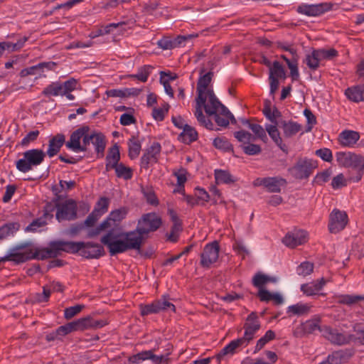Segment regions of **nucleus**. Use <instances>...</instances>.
<instances>
[{
	"label": "nucleus",
	"mask_w": 364,
	"mask_h": 364,
	"mask_svg": "<svg viewBox=\"0 0 364 364\" xmlns=\"http://www.w3.org/2000/svg\"><path fill=\"white\" fill-rule=\"evenodd\" d=\"M67 245L68 241H53L50 242L49 247L36 249L35 251L29 248L28 243L18 245L11 249L6 255L1 257L0 262L13 261L16 263H22L33 259L43 260L57 257L61 252H67Z\"/></svg>",
	"instance_id": "nucleus-1"
},
{
	"label": "nucleus",
	"mask_w": 364,
	"mask_h": 364,
	"mask_svg": "<svg viewBox=\"0 0 364 364\" xmlns=\"http://www.w3.org/2000/svg\"><path fill=\"white\" fill-rule=\"evenodd\" d=\"M212 76L211 72L200 76L197 83V97L194 111V115L198 122L209 129H213V124L210 119L205 118L202 109L204 108L205 113L211 114L215 111V106L219 105V100L213 91L208 87Z\"/></svg>",
	"instance_id": "nucleus-2"
},
{
	"label": "nucleus",
	"mask_w": 364,
	"mask_h": 364,
	"mask_svg": "<svg viewBox=\"0 0 364 364\" xmlns=\"http://www.w3.org/2000/svg\"><path fill=\"white\" fill-rule=\"evenodd\" d=\"M101 242L107 247L109 254L113 256L129 250H140L141 238L133 231L119 235L109 231L101 238Z\"/></svg>",
	"instance_id": "nucleus-3"
},
{
	"label": "nucleus",
	"mask_w": 364,
	"mask_h": 364,
	"mask_svg": "<svg viewBox=\"0 0 364 364\" xmlns=\"http://www.w3.org/2000/svg\"><path fill=\"white\" fill-rule=\"evenodd\" d=\"M67 247L68 253H79L86 259H97L105 254L104 248L101 245L91 242L68 241Z\"/></svg>",
	"instance_id": "nucleus-4"
},
{
	"label": "nucleus",
	"mask_w": 364,
	"mask_h": 364,
	"mask_svg": "<svg viewBox=\"0 0 364 364\" xmlns=\"http://www.w3.org/2000/svg\"><path fill=\"white\" fill-rule=\"evenodd\" d=\"M46 154L41 149H33L25 151L23 157L16 162V168L23 173H27L33 167L39 166L46 157Z\"/></svg>",
	"instance_id": "nucleus-5"
},
{
	"label": "nucleus",
	"mask_w": 364,
	"mask_h": 364,
	"mask_svg": "<svg viewBox=\"0 0 364 364\" xmlns=\"http://www.w3.org/2000/svg\"><path fill=\"white\" fill-rule=\"evenodd\" d=\"M321 333L323 338L328 340L331 344L336 346H343L349 344L351 342L358 343V334L353 335L345 331L334 328L330 326H323L321 329Z\"/></svg>",
	"instance_id": "nucleus-6"
},
{
	"label": "nucleus",
	"mask_w": 364,
	"mask_h": 364,
	"mask_svg": "<svg viewBox=\"0 0 364 364\" xmlns=\"http://www.w3.org/2000/svg\"><path fill=\"white\" fill-rule=\"evenodd\" d=\"M168 296L164 295L160 299L146 305H140L141 316H147L161 312H175L176 307L170 301Z\"/></svg>",
	"instance_id": "nucleus-7"
},
{
	"label": "nucleus",
	"mask_w": 364,
	"mask_h": 364,
	"mask_svg": "<svg viewBox=\"0 0 364 364\" xmlns=\"http://www.w3.org/2000/svg\"><path fill=\"white\" fill-rule=\"evenodd\" d=\"M161 225V219L155 213L144 214L138 221L137 227L134 232H137L138 236L141 238L143 236L150 232L156 231Z\"/></svg>",
	"instance_id": "nucleus-8"
},
{
	"label": "nucleus",
	"mask_w": 364,
	"mask_h": 364,
	"mask_svg": "<svg viewBox=\"0 0 364 364\" xmlns=\"http://www.w3.org/2000/svg\"><path fill=\"white\" fill-rule=\"evenodd\" d=\"M317 167L316 161L307 158L299 159L290 168L289 172L296 179L303 180L308 178Z\"/></svg>",
	"instance_id": "nucleus-9"
},
{
	"label": "nucleus",
	"mask_w": 364,
	"mask_h": 364,
	"mask_svg": "<svg viewBox=\"0 0 364 364\" xmlns=\"http://www.w3.org/2000/svg\"><path fill=\"white\" fill-rule=\"evenodd\" d=\"M76 80L71 78L64 82H53L46 87L42 93L47 97L64 96L65 91H73L77 87Z\"/></svg>",
	"instance_id": "nucleus-10"
},
{
	"label": "nucleus",
	"mask_w": 364,
	"mask_h": 364,
	"mask_svg": "<svg viewBox=\"0 0 364 364\" xmlns=\"http://www.w3.org/2000/svg\"><path fill=\"white\" fill-rule=\"evenodd\" d=\"M338 164L345 168L364 170V156L352 152L339 151L336 154Z\"/></svg>",
	"instance_id": "nucleus-11"
},
{
	"label": "nucleus",
	"mask_w": 364,
	"mask_h": 364,
	"mask_svg": "<svg viewBox=\"0 0 364 364\" xmlns=\"http://www.w3.org/2000/svg\"><path fill=\"white\" fill-rule=\"evenodd\" d=\"M220 246L217 241L207 244L200 254V265L205 268H209L215 263L219 257Z\"/></svg>",
	"instance_id": "nucleus-12"
},
{
	"label": "nucleus",
	"mask_w": 364,
	"mask_h": 364,
	"mask_svg": "<svg viewBox=\"0 0 364 364\" xmlns=\"http://www.w3.org/2000/svg\"><path fill=\"white\" fill-rule=\"evenodd\" d=\"M261 327L260 321L257 313L252 312L246 318L243 328L245 330L242 340L248 345L255 336L257 332Z\"/></svg>",
	"instance_id": "nucleus-13"
},
{
	"label": "nucleus",
	"mask_w": 364,
	"mask_h": 364,
	"mask_svg": "<svg viewBox=\"0 0 364 364\" xmlns=\"http://www.w3.org/2000/svg\"><path fill=\"white\" fill-rule=\"evenodd\" d=\"M253 184L255 186H264L271 193H279L281 187L287 184V181L279 176L257 178L254 181Z\"/></svg>",
	"instance_id": "nucleus-14"
},
{
	"label": "nucleus",
	"mask_w": 364,
	"mask_h": 364,
	"mask_svg": "<svg viewBox=\"0 0 364 364\" xmlns=\"http://www.w3.org/2000/svg\"><path fill=\"white\" fill-rule=\"evenodd\" d=\"M346 212L334 209L329 216L328 230L331 233H337L345 228L348 223Z\"/></svg>",
	"instance_id": "nucleus-15"
},
{
	"label": "nucleus",
	"mask_w": 364,
	"mask_h": 364,
	"mask_svg": "<svg viewBox=\"0 0 364 364\" xmlns=\"http://www.w3.org/2000/svg\"><path fill=\"white\" fill-rule=\"evenodd\" d=\"M56 219L58 221L73 220L77 217V204L73 200H68L57 208Z\"/></svg>",
	"instance_id": "nucleus-16"
},
{
	"label": "nucleus",
	"mask_w": 364,
	"mask_h": 364,
	"mask_svg": "<svg viewBox=\"0 0 364 364\" xmlns=\"http://www.w3.org/2000/svg\"><path fill=\"white\" fill-rule=\"evenodd\" d=\"M320 323L321 317L316 315L312 318L297 326L294 331V335L296 337L302 338L306 335L313 333L316 330L321 332L322 327L320 326Z\"/></svg>",
	"instance_id": "nucleus-17"
},
{
	"label": "nucleus",
	"mask_w": 364,
	"mask_h": 364,
	"mask_svg": "<svg viewBox=\"0 0 364 364\" xmlns=\"http://www.w3.org/2000/svg\"><path fill=\"white\" fill-rule=\"evenodd\" d=\"M161 150V144L154 141L148 147L141 157V166L144 168H149V165L158 161Z\"/></svg>",
	"instance_id": "nucleus-18"
},
{
	"label": "nucleus",
	"mask_w": 364,
	"mask_h": 364,
	"mask_svg": "<svg viewBox=\"0 0 364 364\" xmlns=\"http://www.w3.org/2000/svg\"><path fill=\"white\" fill-rule=\"evenodd\" d=\"M308 241V233L303 230H295L288 232L282 239V242L290 248L301 245Z\"/></svg>",
	"instance_id": "nucleus-19"
},
{
	"label": "nucleus",
	"mask_w": 364,
	"mask_h": 364,
	"mask_svg": "<svg viewBox=\"0 0 364 364\" xmlns=\"http://www.w3.org/2000/svg\"><path fill=\"white\" fill-rule=\"evenodd\" d=\"M331 9L330 4H303L298 6L297 12L307 16H318Z\"/></svg>",
	"instance_id": "nucleus-20"
},
{
	"label": "nucleus",
	"mask_w": 364,
	"mask_h": 364,
	"mask_svg": "<svg viewBox=\"0 0 364 364\" xmlns=\"http://www.w3.org/2000/svg\"><path fill=\"white\" fill-rule=\"evenodd\" d=\"M89 129V127L84 126L74 131L71 134L70 139L65 142L66 147L74 152H80V149H82L80 141L84 134L88 132Z\"/></svg>",
	"instance_id": "nucleus-21"
},
{
	"label": "nucleus",
	"mask_w": 364,
	"mask_h": 364,
	"mask_svg": "<svg viewBox=\"0 0 364 364\" xmlns=\"http://www.w3.org/2000/svg\"><path fill=\"white\" fill-rule=\"evenodd\" d=\"M208 115L215 116V121L218 126L227 127L229 124V120L234 119L232 114L219 101V105L215 106V111L213 113H206Z\"/></svg>",
	"instance_id": "nucleus-22"
},
{
	"label": "nucleus",
	"mask_w": 364,
	"mask_h": 364,
	"mask_svg": "<svg viewBox=\"0 0 364 364\" xmlns=\"http://www.w3.org/2000/svg\"><path fill=\"white\" fill-rule=\"evenodd\" d=\"M78 331H83L85 330L90 329H98L104 327L107 325V322L105 320L100 319H94L90 316H87L84 318H81L76 320Z\"/></svg>",
	"instance_id": "nucleus-23"
},
{
	"label": "nucleus",
	"mask_w": 364,
	"mask_h": 364,
	"mask_svg": "<svg viewBox=\"0 0 364 364\" xmlns=\"http://www.w3.org/2000/svg\"><path fill=\"white\" fill-rule=\"evenodd\" d=\"M55 63L54 62H45V63H41L38 65L25 68L21 70V75L23 77L27 76V75H37L41 76V74L46 70H53L55 66Z\"/></svg>",
	"instance_id": "nucleus-24"
},
{
	"label": "nucleus",
	"mask_w": 364,
	"mask_h": 364,
	"mask_svg": "<svg viewBox=\"0 0 364 364\" xmlns=\"http://www.w3.org/2000/svg\"><path fill=\"white\" fill-rule=\"evenodd\" d=\"M326 284V280L321 278L316 282L301 284L300 289L307 296H314L323 289Z\"/></svg>",
	"instance_id": "nucleus-25"
},
{
	"label": "nucleus",
	"mask_w": 364,
	"mask_h": 364,
	"mask_svg": "<svg viewBox=\"0 0 364 364\" xmlns=\"http://www.w3.org/2000/svg\"><path fill=\"white\" fill-rule=\"evenodd\" d=\"M359 139V133L352 130L343 131L338 136L340 144L346 147H353Z\"/></svg>",
	"instance_id": "nucleus-26"
},
{
	"label": "nucleus",
	"mask_w": 364,
	"mask_h": 364,
	"mask_svg": "<svg viewBox=\"0 0 364 364\" xmlns=\"http://www.w3.org/2000/svg\"><path fill=\"white\" fill-rule=\"evenodd\" d=\"M127 213L128 209L126 207H122L111 211L107 218L104 220V221L107 222V228H110L124 219Z\"/></svg>",
	"instance_id": "nucleus-27"
},
{
	"label": "nucleus",
	"mask_w": 364,
	"mask_h": 364,
	"mask_svg": "<svg viewBox=\"0 0 364 364\" xmlns=\"http://www.w3.org/2000/svg\"><path fill=\"white\" fill-rule=\"evenodd\" d=\"M65 142V137L62 134H58L49 140L48 148L46 154L49 157L55 156Z\"/></svg>",
	"instance_id": "nucleus-28"
},
{
	"label": "nucleus",
	"mask_w": 364,
	"mask_h": 364,
	"mask_svg": "<svg viewBox=\"0 0 364 364\" xmlns=\"http://www.w3.org/2000/svg\"><path fill=\"white\" fill-rule=\"evenodd\" d=\"M21 225L18 222L7 223L0 227V242L14 237L20 230Z\"/></svg>",
	"instance_id": "nucleus-29"
},
{
	"label": "nucleus",
	"mask_w": 364,
	"mask_h": 364,
	"mask_svg": "<svg viewBox=\"0 0 364 364\" xmlns=\"http://www.w3.org/2000/svg\"><path fill=\"white\" fill-rule=\"evenodd\" d=\"M345 95L352 102L364 101V85L348 87L346 90Z\"/></svg>",
	"instance_id": "nucleus-30"
},
{
	"label": "nucleus",
	"mask_w": 364,
	"mask_h": 364,
	"mask_svg": "<svg viewBox=\"0 0 364 364\" xmlns=\"http://www.w3.org/2000/svg\"><path fill=\"white\" fill-rule=\"evenodd\" d=\"M120 159L119 147L117 145L112 146L106 157V170L109 171L117 166Z\"/></svg>",
	"instance_id": "nucleus-31"
},
{
	"label": "nucleus",
	"mask_w": 364,
	"mask_h": 364,
	"mask_svg": "<svg viewBox=\"0 0 364 364\" xmlns=\"http://www.w3.org/2000/svg\"><path fill=\"white\" fill-rule=\"evenodd\" d=\"M281 127L284 136L288 138L296 135L301 129V125L293 121H283Z\"/></svg>",
	"instance_id": "nucleus-32"
},
{
	"label": "nucleus",
	"mask_w": 364,
	"mask_h": 364,
	"mask_svg": "<svg viewBox=\"0 0 364 364\" xmlns=\"http://www.w3.org/2000/svg\"><path fill=\"white\" fill-rule=\"evenodd\" d=\"M91 143L95 146V151L100 157H102L104 154L105 149V136L101 133H92Z\"/></svg>",
	"instance_id": "nucleus-33"
},
{
	"label": "nucleus",
	"mask_w": 364,
	"mask_h": 364,
	"mask_svg": "<svg viewBox=\"0 0 364 364\" xmlns=\"http://www.w3.org/2000/svg\"><path fill=\"white\" fill-rule=\"evenodd\" d=\"M265 130L274 142L282 150L284 151L285 145L283 144L282 139L280 136V133L277 127V124H267L265 126Z\"/></svg>",
	"instance_id": "nucleus-34"
},
{
	"label": "nucleus",
	"mask_w": 364,
	"mask_h": 364,
	"mask_svg": "<svg viewBox=\"0 0 364 364\" xmlns=\"http://www.w3.org/2000/svg\"><path fill=\"white\" fill-rule=\"evenodd\" d=\"M311 308V306L310 304L299 302L296 304L289 306L287 308V313L296 316L306 315L310 312Z\"/></svg>",
	"instance_id": "nucleus-35"
},
{
	"label": "nucleus",
	"mask_w": 364,
	"mask_h": 364,
	"mask_svg": "<svg viewBox=\"0 0 364 364\" xmlns=\"http://www.w3.org/2000/svg\"><path fill=\"white\" fill-rule=\"evenodd\" d=\"M304 63L311 70H316L320 67L322 63L316 49L306 55Z\"/></svg>",
	"instance_id": "nucleus-36"
},
{
	"label": "nucleus",
	"mask_w": 364,
	"mask_h": 364,
	"mask_svg": "<svg viewBox=\"0 0 364 364\" xmlns=\"http://www.w3.org/2000/svg\"><path fill=\"white\" fill-rule=\"evenodd\" d=\"M179 137L183 142L190 144L197 139L198 133L194 128L186 124Z\"/></svg>",
	"instance_id": "nucleus-37"
},
{
	"label": "nucleus",
	"mask_w": 364,
	"mask_h": 364,
	"mask_svg": "<svg viewBox=\"0 0 364 364\" xmlns=\"http://www.w3.org/2000/svg\"><path fill=\"white\" fill-rule=\"evenodd\" d=\"M129 156L131 159L138 157L139 155L141 144V141L135 136H132L128 141Z\"/></svg>",
	"instance_id": "nucleus-38"
},
{
	"label": "nucleus",
	"mask_w": 364,
	"mask_h": 364,
	"mask_svg": "<svg viewBox=\"0 0 364 364\" xmlns=\"http://www.w3.org/2000/svg\"><path fill=\"white\" fill-rule=\"evenodd\" d=\"M277 279L262 272L257 273L252 278V284L255 287L263 289L262 287L269 282H276Z\"/></svg>",
	"instance_id": "nucleus-39"
},
{
	"label": "nucleus",
	"mask_w": 364,
	"mask_h": 364,
	"mask_svg": "<svg viewBox=\"0 0 364 364\" xmlns=\"http://www.w3.org/2000/svg\"><path fill=\"white\" fill-rule=\"evenodd\" d=\"M215 178L217 184H229L235 182V179L232 175L228 171L223 170H215Z\"/></svg>",
	"instance_id": "nucleus-40"
},
{
	"label": "nucleus",
	"mask_w": 364,
	"mask_h": 364,
	"mask_svg": "<svg viewBox=\"0 0 364 364\" xmlns=\"http://www.w3.org/2000/svg\"><path fill=\"white\" fill-rule=\"evenodd\" d=\"M112 169L115 170L116 175L118 178H124V180H129L133 176V171L131 168L126 166L120 163Z\"/></svg>",
	"instance_id": "nucleus-41"
},
{
	"label": "nucleus",
	"mask_w": 364,
	"mask_h": 364,
	"mask_svg": "<svg viewBox=\"0 0 364 364\" xmlns=\"http://www.w3.org/2000/svg\"><path fill=\"white\" fill-rule=\"evenodd\" d=\"M275 338V333L272 330H268L264 336L260 338L257 341L255 348L254 353L259 352L263 347L270 341H272Z\"/></svg>",
	"instance_id": "nucleus-42"
},
{
	"label": "nucleus",
	"mask_w": 364,
	"mask_h": 364,
	"mask_svg": "<svg viewBox=\"0 0 364 364\" xmlns=\"http://www.w3.org/2000/svg\"><path fill=\"white\" fill-rule=\"evenodd\" d=\"M269 77L278 79L285 77L284 69L278 61H274L272 65L269 68Z\"/></svg>",
	"instance_id": "nucleus-43"
},
{
	"label": "nucleus",
	"mask_w": 364,
	"mask_h": 364,
	"mask_svg": "<svg viewBox=\"0 0 364 364\" xmlns=\"http://www.w3.org/2000/svg\"><path fill=\"white\" fill-rule=\"evenodd\" d=\"M314 264L312 262L305 261L301 262L296 268V273L302 277H306L311 274L314 270Z\"/></svg>",
	"instance_id": "nucleus-44"
},
{
	"label": "nucleus",
	"mask_w": 364,
	"mask_h": 364,
	"mask_svg": "<svg viewBox=\"0 0 364 364\" xmlns=\"http://www.w3.org/2000/svg\"><path fill=\"white\" fill-rule=\"evenodd\" d=\"M263 114L273 124H277V119L280 117V112L276 107L272 109L269 105H266L263 109Z\"/></svg>",
	"instance_id": "nucleus-45"
},
{
	"label": "nucleus",
	"mask_w": 364,
	"mask_h": 364,
	"mask_svg": "<svg viewBox=\"0 0 364 364\" xmlns=\"http://www.w3.org/2000/svg\"><path fill=\"white\" fill-rule=\"evenodd\" d=\"M321 63L325 60H330L338 56V51L334 48H329V49H316Z\"/></svg>",
	"instance_id": "nucleus-46"
},
{
	"label": "nucleus",
	"mask_w": 364,
	"mask_h": 364,
	"mask_svg": "<svg viewBox=\"0 0 364 364\" xmlns=\"http://www.w3.org/2000/svg\"><path fill=\"white\" fill-rule=\"evenodd\" d=\"M364 296H354V295H340L338 296V302L339 304L351 305L355 304L360 300H363Z\"/></svg>",
	"instance_id": "nucleus-47"
},
{
	"label": "nucleus",
	"mask_w": 364,
	"mask_h": 364,
	"mask_svg": "<svg viewBox=\"0 0 364 364\" xmlns=\"http://www.w3.org/2000/svg\"><path fill=\"white\" fill-rule=\"evenodd\" d=\"M234 136L239 141L245 145L255 139V137L253 135L245 130H240L235 132Z\"/></svg>",
	"instance_id": "nucleus-48"
},
{
	"label": "nucleus",
	"mask_w": 364,
	"mask_h": 364,
	"mask_svg": "<svg viewBox=\"0 0 364 364\" xmlns=\"http://www.w3.org/2000/svg\"><path fill=\"white\" fill-rule=\"evenodd\" d=\"M150 72V66H144L139 69L138 73L136 74L131 75H129V77L131 78L137 79L142 82H145L147 81Z\"/></svg>",
	"instance_id": "nucleus-49"
},
{
	"label": "nucleus",
	"mask_w": 364,
	"mask_h": 364,
	"mask_svg": "<svg viewBox=\"0 0 364 364\" xmlns=\"http://www.w3.org/2000/svg\"><path fill=\"white\" fill-rule=\"evenodd\" d=\"M250 129L255 134V137L261 139L262 141L266 142L267 141V136L266 134V130L258 124H253L250 126Z\"/></svg>",
	"instance_id": "nucleus-50"
},
{
	"label": "nucleus",
	"mask_w": 364,
	"mask_h": 364,
	"mask_svg": "<svg viewBox=\"0 0 364 364\" xmlns=\"http://www.w3.org/2000/svg\"><path fill=\"white\" fill-rule=\"evenodd\" d=\"M109 199L106 197L100 198V199L96 203V205L93 210V211H96L97 213H100L102 216L105 214L109 208Z\"/></svg>",
	"instance_id": "nucleus-51"
},
{
	"label": "nucleus",
	"mask_w": 364,
	"mask_h": 364,
	"mask_svg": "<svg viewBox=\"0 0 364 364\" xmlns=\"http://www.w3.org/2000/svg\"><path fill=\"white\" fill-rule=\"evenodd\" d=\"M85 306L82 304H77L73 306L66 308L64 310V317L65 319L69 320L78 314L83 309Z\"/></svg>",
	"instance_id": "nucleus-52"
},
{
	"label": "nucleus",
	"mask_w": 364,
	"mask_h": 364,
	"mask_svg": "<svg viewBox=\"0 0 364 364\" xmlns=\"http://www.w3.org/2000/svg\"><path fill=\"white\" fill-rule=\"evenodd\" d=\"M241 147H242L243 151L246 154L250 155V156L259 154L262 151L260 146H259L257 144H250V143H249L246 145L242 144Z\"/></svg>",
	"instance_id": "nucleus-53"
},
{
	"label": "nucleus",
	"mask_w": 364,
	"mask_h": 364,
	"mask_svg": "<svg viewBox=\"0 0 364 364\" xmlns=\"http://www.w3.org/2000/svg\"><path fill=\"white\" fill-rule=\"evenodd\" d=\"M151 350L141 351L136 355L131 356L129 362L134 364H139L141 361L149 359Z\"/></svg>",
	"instance_id": "nucleus-54"
},
{
	"label": "nucleus",
	"mask_w": 364,
	"mask_h": 364,
	"mask_svg": "<svg viewBox=\"0 0 364 364\" xmlns=\"http://www.w3.org/2000/svg\"><path fill=\"white\" fill-rule=\"evenodd\" d=\"M107 221H102L97 228L89 229L87 230V237L88 238H92L100 235L102 231L108 229L107 225Z\"/></svg>",
	"instance_id": "nucleus-55"
},
{
	"label": "nucleus",
	"mask_w": 364,
	"mask_h": 364,
	"mask_svg": "<svg viewBox=\"0 0 364 364\" xmlns=\"http://www.w3.org/2000/svg\"><path fill=\"white\" fill-rule=\"evenodd\" d=\"M304 115L306 118L307 121L306 132H311L314 125L316 124V117L309 109H305L304 110Z\"/></svg>",
	"instance_id": "nucleus-56"
},
{
	"label": "nucleus",
	"mask_w": 364,
	"mask_h": 364,
	"mask_svg": "<svg viewBox=\"0 0 364 364\" xmlns=\"http://www.w3.org/2000/svg\"><path fill=\"white\" fill-rule=\"evenodd\" d=\"M341 353L336 351L329 355L326 360L321 362L319 364H341Z\"/></svg>",
	"instance_id": "nucleus-57"
},
{
	"label": "nucleus",
	"mask_w": 364,
	"mask_h": 364,
	"mask_svg": "<svg viewBox=\"0 0 364 364\" xmlns=\"http://www.w3.org/2000/svg\"><path fill=\"white\" fill-rule=\"evenodd\" d=\"M213 145L215 148L223 150L230 149L231 144L225 137H217L213 140Z\"/></svg>",
	"instance_id": "nucleus-58"
},
{
	"label": "nucleus",
	"mask_w": 364,
	"mask_h": 364,
	"mask_svg": "<svg viewBox=\"0 0 364 364\" xmlns=\"http://www.w3.org/2000/svg\"><path fill=\"white\" fill-rule=\"evenodd\" d=\"M39 135V131L35 130L28 132L21 140V144L23 146H28L31 142L36 141Z\"/></svg>",
	"instance_id": "nucleus-59"
},
{
	"label": "nucleus",
	"mask_w": 364,
	"mask_h": 364,
	"mask_svg": "<svg viewBox=\"0 0 364 364\" xmlns=\"http://www.w3.org/2000/svg\"><path fill=\"white\" fill-rule=\"evenodd\" d=\"M331 175L332 171L330 169L318 173L315 177L316 182L319 185H322L329 181Z\"/></svg>",
	"instance_id": "nucleus-60"
},
{
	"label": "nucleus",
	"mask_w": 364,
	"mask_h": 364,
	"mask_svg": "<svg viewBox=\"0 0 364 364\" xmlns=\"http://www.w3.org/2000/svg\"><path fill=\"white\" fill-rule=\"evenodd\" d=\"M157 46L163 50H170L174 48L173 39L170 36H164L157 41Z\"/></svg>",
	"instance_id": "nucleus-61"
},
{
	"label": "nucleus",
	"mask_w": 364,
	"mask_h": 364,
	"mask_svg": "<svg viewBox=\"0 0 364 364\" xmlns=\"http://www.w3.org/2000/svg\"><path fill=\"white\" fill-rule=\"evenodd\" d=\"M346 186H347V182L343 173H339L333 177L331 181V186L333 189H338Z\"/></svg>",
	"instance_id": "nucleus-62"
},
{
	"label": "nucleus",
	"mask_w": 364,
	"mask_h": 364,
	"mask_svg": "<svg viewBox=\"0 0 364 364\" xmlns=\"http://www.w3.org/2000/svg\"><path fill=\"white\" fill-rule=\"evenodd\" d=\"M316 155L327 162H331L333 159L332 151L327 148L316 150Z\"/></svg>",
	"instance_id": "nucleus-63"
},
{
	"label": "nucleus",
	"mask_w": 364,
	"mask_h": 364,
	"mask_svg": "<svg viewBox=\"0 0 364 364\" xmlns=\"http://www.w3.org/2000/svg\"><path fill=\"white\" fill-rule=\"evenodd\" d=\"M233 250L239 255H242L244 258L249 255V250L246 246L241 241H235L233 244Z\"/></svg>",
	"instance_id": "nucleus-64"
}]
</instances>
